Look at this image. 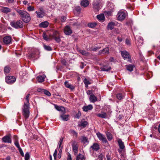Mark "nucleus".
<instances>
[{
    "mask_svg": "<svg viewBox=\"0 0 160 160\" xmlns=\"http://www.w3.org/2000/svg\"><path fill=\"white\" fill-rule=\"evenodd\" d=\"M30 94H28L25 98L27 102H24L22 109V114L24 116L25 120L29 118L30 115V112L29 111V97L30 96Z\"/></svg>",
    "mask_w": 160,
    "mask_h": 160,
    "instance_id": "nucleus-1",
    "label": "nucleus"
},
{
    "mask_svg": "<svg viewBox=\"0 0 160 160\" xmlns=\"http://www.w3.org/2000/svg\"><path fill=\"white\" fill-rule=\"evenodd\" d=\"M22 17V20L26 23L28 22L31 20V17L29 14L27 12L18 9L16 10Z\"/></svg>",
    "mask_w": 160,
    "mask_h": 160,
    "instance_id": "nucleus-2",
    "label": "nucleus"
},
{
    "mask_svg": "<svg viewBox=\"0 0 160 160\" xmlns=\"http://www.w3.org/2000/svg\"><path fill=\"white\" fill-rule=\"evenodd\" d=\"M10 24L12 27L16 29L22 28L23 27V22L20 20L17 21H13L10 22Z\"/></svg>",
    "mask_w": 160,
    "mask_h": 160,
    "instance_id": "nucleus-3",
    "label": "nucleus"
},
{
    "mask_svg": "<svg viewBox=\"0 0 160 160\" xmlns=\"http://www.w3.org/2000/svg\"><path fill=\"white\" fill-rule=\"evenodd\" d=\"M121 54L124 59H128V61L131 62L132 60L130 55L128 52L125 50L122 51H121Z\"/></svg>",
    "mask_w": 160,
    "mask_h": 160,
    "instance_id": "nucleus-4",
    "label": "nucleus"
},
{
    "mask_svg": "<svg viewBox=\"0 0 160 160\" xmlns=\"http://www.w3.org/2000/svg\"><path fill=\"white\" fill-rule=\"evenodd\" d=\"M52 38L57 42L59 43L61 41L59 33L57 31H55L53 32L52 35Z\"/></svg>",
    "mask_w": 160,
    "mask_h": 160,
    "instance_id": "nucleus-5",
    "label": "nucleus"
},
{
    "mask_svg": "<svg viewBox=\"0 0 160 160\" xmlns=\"http://www.w3.org/2000/svg\"><path fill=\"white\" fill-rule=\"evenodd\" d=\"M117 17L118 20L122 21L125 19L126 14L124 12L120 11L118 13Z\"/></svg>",
    "mask_w": 160,
    "mask_h": 160,
    "instance_id": "nucleus-6",
    "label": "nucleus"
},
{
    "mask_svg": "<svg viewBox=\"0 0 160 160\" xmlns=\"http://www.w3.org/2000/svg\"><path fill=\"white\" fill-rule=\"evenodd\" d=\"M6 81L8 83L12 84L15 81L16 78L13 76H8L6 77Z\"/></svg>",
    "mask_w": 160,
    "mask_h": 160,
    "instance_id": "nucleus-7",
    "label": "nucleus"
},
{
    "mask_svg": "<svg viewBox=\"0 0 160 160\" xmlns=\"http://www.w3.org/2000/svg\"><path fill=\"white\" fill-rule=\"evenodd\" d=\"M118 24V22H109L107 26V28L108 29H110L111 30H112L114 27L115 26H120V24H119V25H118L117 24Z\"/></svg>",
    "mask_w": 160,
    "mask_h": 160,
    "instance_id": "nucleus-8",
    "label": "nucleus"
},
{
    "mask_svg": "<svg viewBox=\"0 0 160 160\" xmlns=\"http://www.w3.org/2000/svg\"><path fill=\"white\" fill-rule=\"evenodd\" d=\"M97 135L99 139L103 142L106 143L107 142L106 138L102 134L99 132L97 133Z\"/></svg>",
    "mask_w": 160,
    "mask_h": 160,
    "instance_id": "nucleus-9",
    "label": "nucleus"
},
{
    "mask_svg": "<svg viewBox=\"0 0 160 160\" xmlns=\"http://www.w3.org/2000/svg\"><path fill=\"white\" fill-rule=\"evenodd\" d=\"M2 141L5 143H11L12 140L10 135H7L3 137L2 138Z\"/></svg>",
    "mask_w": 160,
    "mask_h": 160,
    "instance_id": "nucleus-10",
    "label": "nucleus"
},
{
    "mask_svg": "<svg viewBox=\"0 0 160 160\" xmlns=\"http://www.w3.org/2000/svg\"><path fill=\"white\" fill-rule=\"evenodd\" d=\"M64 32L66 35H69L72 34V31L68 26H66L64 29Z\"/></svg>",
    "mask_w": 160,
    "mask_h": 160,
    "instance_id": "nucleus-11",
    "label": "nucleus"
},
{
    "mask_svg": "<svg viewBox=\"0 0 160 160\" xmlns=\"http://www.w3.org/2000/svg\"><path fill=\"white\" fill-rule=\"evenodd\" d=\"M93 8L95 11H98L100 9L99 2L96 1H94L92 4Z\"/></svg>",
    "mask_w": 160,
    "mask_h": 160,
    "instance_id": "nucleus-12",
    "label": "nucleus"
},
{
    "mask_svg": "<svg viewBox=\"0 0 160 160\" xmlns=\"http://www.w3.org/2000/svg\"><path fill=\"white\" fill-rule=\"evenodd\" d=\"M72 149L75 155H76L78 152V146L76 142H73L72 144Z\"/></svg>",
    "mask_w": 160,
    "mask_h": 160,
    "instance_id": "nucleus-13",
    "label": "nucleus"
},
{
    "mask_svg": "<svg viewBox=\"0 0 160 160\" xmlns=\"http://www.w3.org/2000/svg\"><path fill=\"white\" fill-rule=\"evenodd\" d=\"M11 38L9 36H6L4 37L3 39V43L5 44H9L11 41Z\"/></svg>",
    "mask_w": 160,
    "mask_h": 160,
    "instance_id": "nucleus-14",
    "label": "nucleus"
},
{
    "mask_svg": "<svg viewBox=\"0 0 160 160\" xmlns=\"http://www.w3.org/2000/svg\"><path fill=\"white\" fill-rule=\"evenodd\" d=\"M55 108L58 111H61L63 114H65L66 113L65 109L63 107L55 105Z\"/></svg>",
    "mask_w": 160,
    "mask_h": 160,
    "instance_id": "nucleus-15",
    "label": "nucleus"
},
{
    "mask_svg": "<svg viewBox=\"0 0 160 160\" xmlns=\"http://www.w3.org/2000/svg\"><path fill=\"white\" fill-rule=\"evenodd\" d=\"M64 84L65 86L71 90H73L74 89L75 87L72 85L70 84L69 82L68 81H66L64 82Z\"/></svg>",
    "mask_w": 160,
    "mask_h": 160,
    "instance_id": "nucleus-16",
    "label": "nucleus"
},
{
    "mask_svg": "<svg viewBox=\"0 0 160 160\" xmlns=\"http://www.w3.org/2000/svg\"><path fill=\"white\" fill-rule=\"evenodd\" d=\"M90 148H92L94 151H97L99 149V145L97 143H94L93 145Z\"/></svg>",
    "mask_w": 160,
    "mask_h": 160,
    "instance_id": "nucleus-17",
    "label": "nucleus"
},
{
    "mask_svg": "<svg viewBox=\"0 0 160 160\" xmlns=\"http://www.w3.org/2000/svg\"><path fill=\"white\" fill-rule=\"evenodd\" d=\"M109 48H105L103 50L100 51L98 52V54L101 55L102 54L109 53Z\"/></svg>",
    "mask_w": 160,
    "mask_h": 160,
    "instance_id": "nucleus-18",
    "label": "nucleus"
},
{
    "mask_svg": "<svg viewBox=\"0 0 160 160\" xmlns=\"http://www.w3.org/2000/svg\"><path fill=\"white\" fill-rule=\"evenodd\" d=\"M118 145L120 149L122 150L123 149L125 146L123 142H122V140L120 139H118Z\"/></svg>",
    "mask_w": 160,
    "mask_h": 160,
    "instance_id": "nucleus-19",
    "label": "nucleus"
},
{
    "mask_svg": "<svg viewBox=\"0 0 160 160\" xmlns=\"http://www.w3.org/2000/svg\"><path fill=\"white\" fill-rule=\"evenodd\" d=\"M89 4V2L88 0H82L81 2V5L83 7H87Z\"/></svg>",
    "mask_w": 160,
    "mask_h": 160,
    "instance_id": "nucleus-20",
    "label": "nucleus"
},
{
    "mask_svg": "<svg viewBox=\"0 0 160 160\" xmlns=\"http://www.w3.org/2000/svg\"><path fill=\"white\" fill-rule=\"evenodd\" d=\"M90 101L92 102H94L98 101L97 98L93 94L90 95Z\"/></svg>",
    "mask_w": 160,
    "mask_h": 160,
    "instance_id": "nucleus-21",
    "label": "nucleus"
},
{
    "mask_svg": "<svg viewBox=\"0 0 160 160\" xmlns=\"http://www.w3.org/2000/svg\"><path fill=\"white\" fill-rule=\"evenodd\" d=\"M45 76L44 75L38 76L37 78L38 81L39 82H42L44 81Z\"/></svg>",
    "mask_w": 160,
    "mask_h": 160,
    "instance_id": "nucleus-22",
    "label": "nucleus"
},
{
    "mask_svg": "<svg viewBox=\"0 0 160 160\" xmlns=\"http://www.w3.org/2000/svg\"><path fill=\"white\" fill-rule=\"evenodd\" d=\"M143 43V42L142 38L140 37L138 38L136 42V44L138 47L142 46Z\"/></svg>",
    "mask_w": 160,
    "mask_h": 160,
    "instance_id": "nucleus-23",
    "label": "nucleus"
},
{
    "mask_svg": "<svg viewBox=\"0 0 160 160\" xmlns=\"http://www.w3.org/2000/svg\"><path fill=\"white\" fill-rule=\"evenodd\" d=\"M1 11L2 12L6 13H7L11 11V9L9 8L4 7H2Z\"/></svg>",
    "mask_w": 160,
    "mask_h": 160,
    "instance_id": "nucleus-24",
    "label": "nucleus"
},
{
    "mask_svg": "<svg viewBox=\"0 0 160 160\" xmlns=\"http://www.w3.org/2000/svg\"><path fill=\"white\" fill-rule=\"evenodd\" d=\"M14 143L15 146L18 148L19 149L21 148L19 144L18 141V138L16 136H14Z\"/></svg>",
    "mask_w": 160,
    "mask_h": 160,
    "instance_id": "nucleus-25",
    "label": "nucleus"
},
{
    "mask_svg": "<svg viewBox=\"0 0 160 160\" xmlns=\"http://www.w3.org/2000/svg\"><path fill=\"white\" fill-rule=\"evenodd\" d=\"M93 107L91 105H88L87 106H84L83 107V110L84 111L87 112L88 110H92Z\"/></svg>",
    "mask_w": 160,
    "mask_h": 160,
    "instance_id": "nucleus-26",
    "label": "nucleus"
},
{
    "mask_svg": "<svg viewBox=\"0 0 160 160\" xmlns=\"http://www.w3.org/2000/svg\"><path fill=\"white\" fill-rule=\"evenodd\" d=\"M97 18L101 22H103L105 19V17L103 14H101L97 16Z\"/></svg>",
    "mask_w": 160,
    "mask_h": 160,
    "instance_id": "nucleus-27",
    "label": "nucleus"
},
{
    "mask_svg": "<svg viewBox=\"0 0 160 160\" xmlns=\"http://www.w3.org/2000/svg\"><path fill=\"white\" fill-rule=\"evenodd\" d=\"M11 70L10 67L8 65L5 66L4 69V72L5 75L8 73Z\"/></svg>",
    "mask_w": 160,
    "mask_h": 160,
    "instance_id": "nucleus-28",
    "label": "nucleus"
},
{
    "mask_svg": "<svg viewBox=\"0 0 160 160\" xmlns=\"http://www.w3.org/2000/svg\"><path fill=\"white\" fill-rule=\"evenodd\" d=\"M38 91L44 92L45 94L48 96H50L51 95V93L47 90L43 89H39Z\"/></svg>",
    "mask_w": 160,
    "mask_h": 160,
    "instance_id": "nucleus-29",
    "label": "nucleus"
},
{
    "mask_svg": "<svg viewBox=\"0 0 160 160\" xmlns=\"http://www.w3.org/2000/svg\"><path fill=\"white\" fill-rule=\"evenodd\" d=\"M101 69L102 71H108L111 69V68L108 66L104 65L101 67Z\"/></svg>",
    "mask_w": 160,
    "mask_h": 160,
    "instance_id": "nucleus-30",
    "label": "nucleus"
},
{
    "mask_svg": "<svg viewBox=\"0 0 160 160\" xmlns=\"http://www.w3.org/2000/svg\"><path fill=\"white\" fill-rule=\"evenodd\" d=\"M97 116L99 118H107L106 113L104 112H102L101 113H98Z\"/></svg>",
    "mask_w": 160,
    "mask_h": 160,
    "instance_id": "nucleus-31",
    "label": "nucleus"
},
{
    "mask_svg": "<svg viewBox=\"0 0 160 160\" xmlns=\"http://www.w3.org/2000/svg\"><path fill=\"white\" fill-rule=\"evenodd\" d=\"M37 17L38 18H42L44 16V12L36 11Z\"/></svg>",
    "mask_w": 160,
    "mask_h": 160,
    "instance_id": "nucleus-32",
    "label": "nucleus"
},
{
    "mask_svg": "<svg viewBox=\"0 0 160 160\" xmlns=\"http://www.w3.org/2000/svg\"><path fill=\"white\" fill-rule=\"evenodd\" d=\"M126 67L128 70L129 71L131 72L133 71L134 66L132 65L129 64L128 65H126Z\"/></svg>",
    "mask_w": 160,
    "mask_h": 160,
    "instance_id": "nucleus-33",
    "label": "nucleus"
},
{
    "mask_svg": "<svg viewBox=\"0 0 160 160\" xmlns=\"http://www.w3.org/2000/svg\"><path fill=\"white\" fill-rule=\"evenodd\" d=\"M48 22L47 21H45L41 22L40 24V27L45 28L47 27L48 25Z\"/></svg>",
    "mask_w": 160,
    "mask_h": 160,
    "instance_id": "nucleus-34",
    "label": "nucleus"
},
{
    "mask_svg": "<svg viewBox=\"0 0 160 160\" xmlns=\"http://www.w3.org/2000/svg\"><path fill=\"white\" fill-rule=\"evenodd\" d=\"M64 114H63L61 115H60L61 118H62V119L65 121H67L68 119V115H64Z\"/></svg>",
    "mask_w": 160,
    "mask_h": 160,
    "instance_id": "nucleus-35",
    "label": "nucleus"
},
{
    "mask_svg": "<svg viewBox=\"0 0 160 160\" xmlns=\"http://www.w3.org/2000/svg\"><path fill=\"white\" fill-rule=\"evenodd\" d=\"M97 25V23L96 22H93L88 23V26L89 28H93L95 27Z\"/></svg>",
    "mask_w": 160,
    "mask_h": 160,
    "instance_id": "nucleus-36",
    "label": "nucleus"
},
{
    "mask_svg": "<svg viewBox=\"0 0 160 160\" xmlns=\"http://www.w3.org/2000/svg\"><path fill=\"white\" fill-rule=\"evenodd\" d=\"M79 52L83 55L88 56L89 55V53L86 51L83 50H81L79 51Z\"/></svg>",
    "mask_w": 160,
    "mask_h": 160,
    "instance_id": "nucleus-37",
    "label": "nucleus"
},
{
    "mask_svg": "<svg viewBox=\"0 0 160 160\" xmlns=\"http://www.w3.org/2000/svg\"><path fill=\"white\" fill-rule=\"evenodd\" d=\"M77 160H84V156L81 154H79L77 156Z\"/></svg>",
    "mask_w": 160,
    "mask_h": 160,
    "instance_id": "nucleus-38",
    "label": "nucleus"
},
{
    "mask_svg": "<svg viewBox=\"0 0 160 160\" xmlns=\"http://www.w3.org/2000/svg\"><path fill=\"white\" fill-rule=\"evenodd\" d=\"M88 124V122L86 121H82L81 124H79V126L85 127Z\"/></svg>",
    "mask_w": 160,
    "mask_h": 160,
    "instance_id": "nucleus-39",
    "label": "nucleus"
},
{
    "mask_svg": "<svg viewBox=\"0 0 160 160\" xmlns=\"http://www.w3.org/2000/svg\"><path fill=\"white\" fill-rule=\"evenodd\" d=\"M43 47L45 50L48 51H51L52 50L51 48L49 46L46 45L45 44L43 45Z\"/></svg>",
    "mask_w": 160,
    "mask_h": 160,
    "instance_id": "nucleus-40",
    "label": "nucleus"
},
{
    "mask_svg": "<svg viewBox=\"0 0 160 160\" xmlns=\"http://www.w3.org/2000/svg\"><path fill=\"white\" fill-rule=\"evenodd\" d=\"M82 142L84 143H86L88 142V138L85 137H82L81 140Z\"/></svg>",
    "mask_w": 160,
    "mask_h": 160,
    "instance_id": "nucleus-41",
    "label": "nucleus"
},
{
    "mask_svg": "<svg viewBox=\"0 0 160 160\" xmlns=\"http://www.w3.org/2000/svg\"><path fill=\"white\" fill-rule=\"evenodd\" d=\"M116 96L117 98L120 100L122 99L123 97V96L122 95V94L121 93H119L117 94Z\"/></svg>",
    "mask_w": 160,
    "mask_h": 160,
    "instance_id": "nucleus-42",
    "label": "nucleus"
},
{
    "mask_svg": "<svg viewBox=\"0 0 160 160\" xmlns=\"http://www.w3.org/2000/svg\"><path fill=\"white\" fill-rule=\"evenodd\" d=\"M83 82L85 85L86 87H88V85L90 84L89 81L87 80L86 78H85L83 80Z\"/></svg>",
    "mask_w": 160,
    "mask_h": 160,
    "instance_id": "nucleus-43",
    "label": "nucleus"
},
{
    "mask_svg": "<svg viewBox=\"0 0 160 160\" xmlns=\"http://www.w3.org/2000/svg\"><path fill=\"white\" fill-rule=\"evenodd\" d=\"M30 154L28 152H27L25 155V160H28L30 158Z\"/></svg>",
    "mask_w": 160,
    "mask_h": 160,
    "instance_id": "nucleus-44",
    "label": "nucleus"
},
{
    "mask_svg": "<svg viewBox=\"0 0 160 160\" xmlns=\"http://www.w3.org/2000/svg\"><path fill=\"white\" fill-rule=\"evenodd\" d=\"M43 37L44 39L47 41H48L49 39V38H48V36L44 32L43 33Z\"/></svg>",
    "mask_w": 160,
    "mask_h": 160,
    "instance_id": "nucleus-45",
    "label": "nucleus"
},
{
    "mask_svg": "<svg viewBox=\"0 0 160 160\" xmlns=\"http://www.w3.org/2000/svg\"><path fill=\"white\" fill-rule=\"evenodd\" d=\"M70 132L71 133L73 134V135L76 136V137L77 136V133L74 130L71 129L70 131Z\"/></svg>",
    "mask_w": 160,
    "mask_h": 160,
    "instance_id": "nucleus-46",
    "label": "nucleus"
},
{
    "mask_svg": "<svg viewBox=\"0 0 160 160\" xmlns=\"http://www.w3.org/2000/svg\"><path fill=\"white\" fill-rule=\"evenodd\" d=\"M27 10L29 12L33 11L34 10V8L33 7L29 6L28 7Z\"/></svg>",
    "mask_w": 160,
    "mask_h": 160,
    "instance_id": "nucleus-47",
    "label": "nucleus"
},
{
    "mask_svg": "<svg viewBox=\"0 0 160 160\" xmlns=\"http://www.w3.org/2000/svg\"><path fill=\"white\" fill-rule=\"evenodd\" d=\"M113 32L116 34H119L120 32V31L118 28H115L113 30Z\"/></svg>",
    "mask_w": 160,
    "mask_h": 160,
    "instance_id": "nucleus-48",
    "label": "nucleus"
},
{
    "mask_svg": "<svg viewBox=\"0 0 160 160\" xmlns=\"http://www.w3.org/2000/svg\"><path fill=\"white\" fill-rule=\"evenodd\" d=\"M104 157V156L101 154L100 155L98 158V159L99 160H103Z\"/></svg>",
    "mask_w": 160,
    "mask_h": 160,
    "instance_id": "nucleus-49",
    "label": "nucleus"
},
{
    "mask_svg": "<svg viewBox=\"0 0 160 160\" xmlns=\"http://www.w3.org/2000/svg\"><path fill=\"white\" fill-rule=\"evenodd\" d=\"M18 150L19 151V152L20 154L21 155V156L22 157H24V153L23 152L22 150V148H20L19 149H18Z\"/></svg>",
    "mask_w": 160,
    "mask_h": 160,
    "instance_id": "nucleus-50",
    "label": "nucleus"
},
{
    "mask_svg": "<svg viewBox=\"0 0 160 160\" xmlns=\"http://www.w3.org/2000/svg\"><path fill=\"white\" fill-rule=\"evenodd\" d=\"M107 138L108 140L110 141L112 139V137L110 134H107Z\"/></svg>",
    "mask_w": 160,
    "mask_h": 160,
    "instance_id": "nucleus-51",
    "label": "nucleus"
},
{
    "mask_svg": "<svg viewBox=\"0 0 160 160\" xmlns=\"http://www.w3.org/2000/svg\"><path fill=\"white\" fill-rule=\"evenodd\" d=\"M57 155V150L56 149L55 150L54 152L53 153V156L54 158V159L55 160H56V159Z\"/></svg>",
    "mask_w": 160,
    "mask_h": 160,
    "instance_id": "nucleus-52",
    "label": "nucleus"
},
{
    "mask_svg": "<svg viewBox=\"0 0 160 160\" xmlns=\"http://www.w3.org/2000/svg\"><path fill=\"white\" fill-rule=\"evenodd\" d=\"M61 62L64 65H66L67 64L66 61L65 59H62L61 60Z\"/></svg>",
    "mask_w": 160,
    "mask_h": 160,
    "instance_id": "nucleus-53",
    "label": "nucleus"
},
{
    "mask_svg": "<svg viewBox=\"0 0 160 160\" xmlns=\"http://www.w3.org/2000/svg\"><path fill=\"white\" fill-rule=\"evenodd\" d=\"M66 18L65 16H62L61 17V20L62 22H65V20H66Z\"/></svg>",
    "mask_w": 160,
    "mask_h": 160,
    "instance_id": "nucleus-54",
    "label": "nucleus"
},
{
    "mask_svg": "<svg viewBox=\"0 0 160 160\" xmlns=\"http://www.w3.org/2000/svg\"><path fill=\"white\" fill-rule=\"evenodd\" d=\"M81 116V114L80 112H78L77 114H76V117L77 118H80V116Z\"/></svg>",
    "mask_w": 160,
    "mask_h": 160,
    "instance_id": "nucleus-55",
    "label": "nucleus"
},
{
    "mask_svg": "<svg viewBox=\"0 0 160 160\" xmlns=\"http://www.w3.org/2000/svg\"><path fill=\"white\" fill-rule=\"evenodd\" d=\"M67 160H72L71 154L69 153L68 154Z\"/></svg>",
    "mask_w": 160,
    "mask_h": 160,
    "instance_id": "nucleus-56",
    "label": "nucleus"
},
{
    "mask_svg": "<svg viewBox=\"0 0 160 160\" xmlns=\"http://www.w3.org/2000/svg\"><path fill=\"white\" fill-rule=\"evenodd\" d=\"M125 43L126 44L128 45H130V41L128 39H127L126 40Z\"/></svg>",
    "mask_w": 160,
    "mask_h": 160,
    "instance_id": "nucleus-57",
    "label": "nucleus"
},
{
    "mask_svg": "<svg viewBox=\"0 0 160 160\" xmlns=\"http://www.w3.org/2000/svg\"><path fill=\"white\" fill-rule=\"evenodd\" d=\"M100 47H96V48H93L92 49V50L93 51L95 52V51H97L99 49H100Z\"/></svg>",
    "mask_w": 160,
    "mask_h": 160,
    "instance_id": "nucleus-58",
    "label": "nucleus"
},
{
    "mask_svg": "<svg viewBox=\"0 0 160 160\" xmlns=\"http://www.w3.org/2000/svg\"><path fill=\"white\" fill-rule=\"evenodd\" d=\"M14 2V0H6V2L9 3H12Z\"/></svg>",
    "mask_w": 160,
    "mask_h": 160,
    "instance_id": "nucleus-59",
    "label": "nucleus"
},
{
    "mask_svg": "<svg viewBox=\"0 0 160 160\" xmlns=\"http://www.w3.org/2000/svg\"><path fill=\"white\" fill-rule=\"evenodd\" d=\"M76 10L78 12H79L81 11V8L79 6L77 7L76 8Z\"/></svg>",
    "mask_w": 160,
    "mask_h": 160,
    "instance_id": "nucleus-60",
    "label": "nucleus"
},
{
    "mask_svg": "<svg viewBox=\"0 0 160 160\" xmlns=\"http://www.w3.org/2000/svg\"><path fill=\"white\" fill-rule=\"evenodd\" d=\"M106 13L108 16H111L112 14V12L110 11H108L106 12Z\"/></svg>",
    "mask_w": 160,
    "mask_h": 160,
    "instance_id": "nucleus-61",
    "label": "nucleus"
},
{
    "mask_svg": "<svg viewBox=\"0 0 160 160\" xmlns=\"http://www.w3.org/2000/svg\"><path fill=\"white\" fill-rule=\"evenodd\" d=\"M80 25V23H78L77 22H75L73 24V26H78Z\"/></svg>",
    "mask_w": 160,
    "mask_h": 160,
    "instance_id": "nucleus-62",
    "label": "nucleus"
},
{
    "mask_svg": "<svg viewBox=\"0 0 160 160\" xmlns=\"http://www.w3.org/2000/svg\"><path fill=\"white\" fill-rule=\"evenodd\" d=\"M63 138H61L60 139V140L59 142V143H60L62 144V142H63Z\"/></svg>",
    "mask_w": 160,
    "mask_h": 160,
    "instance_id": "nucleus-63",
    "label": "nucleus"
},
{
    "mask_svg": "<svg viewBox=\"0 0 160 160\" xmlns=\"http://www.w3.org/2000/svg\"><path fill=\"white\" fill-rule=\"evenodd\" d=\"M62 156V153H58V157L59 158H60Z\"/></svg>",
    "mask_w": 160,
    "mask_h": 160,
    "instance_id": "nucleus-64",
    "label": "nucleus"
}]
</instances>
